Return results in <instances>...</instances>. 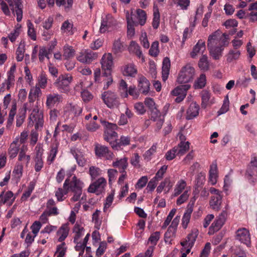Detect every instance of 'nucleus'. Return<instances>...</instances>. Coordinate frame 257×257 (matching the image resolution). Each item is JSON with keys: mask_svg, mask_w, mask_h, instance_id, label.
Returning a JSON list of instances; mask_svg holds the SVG:
<instances>
[{"mask_svg": "<svg viewBox=\"0 0 257 257\" xmlns=\"http://www.w3.org/2000/svg\"><path fill=\"white\" fill-rule=\"evenodd\" d=\"M226 42L225 35L222 34L220 30H217L209 36L207 41L208 49L214 59H219L222 56Z\"/></svg>", "mask_w": 257, "mask_h": 257, "instance_id": "1", "label": "nucleus"}, {"mask_svg": "<svg viewBox=\"0 0 257 257\" xmlns=\"http://www.w3.org/2000/svg\"><path fill=\"white\" fill-rule=\"evenodd\" d=\"M101 123L104 128V140L109 143L113 149L118 150L119 144L117 143V134L115 131L117 128V125L104 120H101Z\"/></svg>", "mask_w": 257, "mask_h": 257, "instance_id": "2", "label": "nucleus"}, {"mask_svg": "<svg viewBox=\"0 0 257 257\" xmlns=\"http://www.w3.org/2000/svg\"><path fill=\"white\" fill-rule=\"evenodd\" d=\"M30 119L29 125H33L35 123V128L39 129L42 127L43 123V114L40 110V102L37 100L36 104L33 105L32 112L29 117Z\"/></svg>", "mask_w": 257, "mask_h": 257, "instance_id": "3", "label": "nucleus"}, {"mask_svg": "<svg viewBox=\"0 0 257 257\" xmlns=\"http://www.w3.org/2000/svg\"><path fill=\"white\" fill-rule=\"evenodd\" d=\"M195 74V68L190 64H187L181 68L177 81L179 84L188 83L194 79Z\"/></svg>", "mask_w": 257, "mask_h": 257, "instance_id": "4", "label": "nucleus"}, {"mask_svg": "<svg viewBox=\"0 0 257 257\" xmlns=\"http://www.w3.org/2000/svg\"><path fill=\"white\" fill-rule=\"evenodd\" d=\"M73 81V77L69 74L60 75L54 82L55 86L62 93H68L70 91L69 85Z\"/></svg>", "mask_w": 257, "mask_h": 257, "instance_id": "5", "label": "nucleus"}, {"mask_svg": "<svg viewBox=\"0 0 257 257\" xmlns=\"http://www.w3.org/2000/svg\"><path fill=\"white\" fill-rule=\"evenodd\" d=\"M227 217L225 211L221 212L216 217L209 227L208 234L212 235L219 230L224 224Z\"/></svg>", "mask_w": 257, "mask_h": 257, "instance_id": "6", "label": "nucleus"}, {"mask_svg": "<svg viewBox=\"0 0 257 257\" xmlns=\"http://www.w3.org/2000/svg\"><path fill=\"white\" fill-rule=\"evenodd\" d=\"M97 57V54L89 49L82 50L76 55L77 60L83 64H90Z\"/></svg>", "mask_w": 257, "mask_h": 257, "instance_id": "7", "label": "nucleus"}, {"mask_svg": "<svg viewBox=\"0 0 257 257\" xmlns=\"http://www.w3.org/2000/svg\"><path fill=\"white\" fill-rule=\"evenodd\" d=\"M115 25V20L111 14H104L101 17L99 32L101 33H104L110 31Z\"/></svg>", "mask_w": 257, "mask_h": 257, "instance_id": "8", "label": "nucleus"}, {"mask_svg": "<svg viewBox=\"0 0 257 257\" xmlns=\"http://www.w3.org/2000/svg\"><path fill=\"white\" fill-rule=\"evenodd\" d=\"M254 172L257 173V155L251 157L245 173V176L249 182L253 184L257 181V175Z\"/></svg>", "mask_w": 257, "mask_h": 257, "instance_id": "9", "label": "nucleus"}, {"mask_svg": "<svg viewBox=\"0 0 257 257\" xmlns=\"http://www.w3.org/2000/svg\"><path fill=\"white\" fill-rule=\"evenodd\" d=\"M101 98L106 106L112 108L117 107L119 104L116 95L111 91H105L102 93Z\"/></svg>", "mask_w": 257, "mask_h": 257, "instance_id": "10", "label": "nucleus"}, {"mask_svg": "<svg viewBox=\"0 0 257 257\" xmlns=\"http://www.w3.org/2000/svg\"><path fill=\"white\" fill-rule=\"evenodd\" d=\"M42 95V91L38 86H32L28 95L29 103H25L24 105L25 111L30 110V107L36 98L40 97Z\"/></svg>", "mask_w": 257, "mask_h": 257, "instance_id": "11", "label": "nucleus"}, {"mask_svg": "<svg viewBox=\"0 0 257 257\" xmlns=\"http://www.w3.org/2000/svg\"><path fill=\"white\" fill-rule=\"evenodd\" d=\"M106 185V180L103 177L99 178L90 185L88 188V191L98 195L104 191Z\"/></svg>", "mask_w": 257, "mask_h": 257, "instance_id": "12", "label": "nucleus"}, {"mask_svg": "<svg viewBox=\"0 0 257 257\" xmlns=\"http://www.w3.org/2000/svg\"><path fill=\"white\" fill-rule=\"evenodd\" d=\"M180 221L179 217H175L171 222V225L168 228L167 231L165 234V241L166 242L171 243V241L174 238L176 235V232L178 225Z\"/></svg>", "mask_w": 257, "mask_h": 257, "instance_id": "13", "label": "nucleus"}, {"mask_svg": "<svg viewBox=\"0 0 257 257\" xmlns=\"http://www.w3.org/2000/svg\"><path fill=\"white\" fill-rule=\"evenodd\" d=\"M190 84H186L177 86L171 91L172 95L177 96L175 99L176 102H180L185 98L187 91L190 89Z\"/></svg>", "mask_w": 257, "mask_h": 257, "instance_id": "14", "label": "nucleus"}, {"mask_svg": "<svg viewBox=\"0 0 257 257\" xmlns=\"http://www.w3.org/2000/svg\"><path fill=\"white\" fill-rule=\"evenodd\" d=\"M95 153L97 157L106 160H111L113 157V153L109 151L107 147L99 144L95 145Z\"/></svg>", "mask_w": 257, "mask_h": 257, "instance_id": "15", "label": "nucleus"}, {"mask_svg": "<svg viewBox=\"0 0 257 257\" xmlns=\"http://www.w3.org/2000/svg\"><path fill=\"white\" fill-rule=\"evenodd\" d=\"M236 238L247 246L250 245V237L247 229L245 228L238 229L236 232Z\"/></svg>", "mask_w": 257, "mask_h": 257, "instance_id": "16", "label": "nucleus"}, {"mask_svg": "<svg viewBox=\"0 0 257 257\" xmlns=\"http://www.w3.org/2000/svg\"><path fill=\"white\" fill-rule=\"evenodd\" d=\"M101 68L105 72L108 74L111 73V69L113 67V58L111 54H105L103 55L101 61Z\"/></svg>", "mask_w": 257, "mask_h": 257, "instance_id": "17", "label": "nucleus"}, {"mask_svg": "<svg viewBox=\"0 0 257 257\" xmlns=\"http://www.w3.org/2000/svg\"><path fill=\"white\" fill-rule=\"evenodd\" d=\"M62 101L61 95L57 93H50L47 95L46 105L49 108H52Z\"/></svg>", "mask_w": 257, "mask_h": 257, "instance_id": "18", "label": "nucleus"}, {"mask_svg": "<svg viewBox=\"0 0 257 257\" xmlns=\"http://www.w3.org/2000/svg\"><path fill=\"white\" fill-rule=\"evenodd\" d=\"M97 118L98 117L96 115L92 117V115L90 113L85 116V119L88 121L86 123V128L88 131L94 132L99 128L100 125L95 121Z\"/></svg>", "mask_w": 257, "mask_h": 257, "instance_id": "19", "label": "nucleus"}, {"mask_svg": "<svg viewBox=\"0 0 257 257\" xmlns=\"http://www.w3.org/2000/svg\"><path fill=\"white\" fill-rule=\"evenodd\" d=\"M36 154L34 159L35 161V170L36 172H40L44 166V162L42 159L43 150L40 146H36Z\"/></svg>", "mask_w": 257, "mask_h": 257, "instance_id": "20", "label": "nucleus"}, {"mask_svg": "<svg viewBox=\"0 0 257 257\" xmlns=\"http://www.w3.org/2000/svg\"><path fill=\"white\" fill-rule=\"evenodd\" d=\"M15 199L16 196L14 195L12 191H3L0 194V204H7L9 206H11Z\"/></svg>", "mask_w": 257, "mask_h": 257, "instance_id": "21", "label": "nucleus"}, {"mask_svg": "<svg viewBox=\"0 0 257 257\" xmlns=\"http://www.w3.org/2000/svg\"><path fill=\"white\" fill-rule=\"evenodd\" d=\"M16 71V65L15 63H13L10 70L7 72V79L6 83H3V87H4L6 85L7 88L10 89V87L14 85L15 81V73Z\"/></svg>", "mask_w": 257, "mask_h": 257, "instance_id": "22", "label": "nucleus"}, {"mask_svg": "<svg viewBox=\"0 0 257 257\" xmlns=\"http://www.w3.org/2000/svg\"><path fill=\"white\" fill-rule=\"evenodd\" d=\"M206 50L205 41L199 40L194 46L192 51L190 53V56L192 58H196L198 55L203 54Z\"/></svg>", "mask_w": 257, "mask_h": 257, "instance_id": "23", "label": "nucleus"}, {"mask_svg": "<svg viewBox=\"0 0 257 257\" xmlns=\"http://www.w3.org/2000/svg\"><path fill=\"white\" fill-rule=\"evenodd\" d=\"M218 177V175L217 164L216 162H213L210 166L208 182L211 185H215L217 182Z\"/></svg>", "mask_w": 257, "mask_h": 257, "instance_id": "24", "label": "nucleus"}, {"mask_svg": "<svg viewBox=\"0 0 257 257\" xmlns=\"http://www.w3.org/2000/svg\"><path fill=\"white\" fill-rule=\"evenodd\" d=\"M138 88L144 95H147L150 90V82L144 76H140L138 78Z\"/></svg>", "mask_w": 257, "mask_h": 257, "instance_id": "25", "label": "nucleus"}, {"mask_svg": "<svg viewBox=\"0 0 257 257\" xmlns=\"http://www.w3.org/2000/svg\"><path fill=\"white\" fill-rule=\"evenodd\" d=\"M133 10H132L131 14H130L128 12H126V19L127 24V35L130 37H132L135 35V31L134 27L137 26L135 21L133 20Z\"/></svg>", "mask_w": 257, "mask_h": 257, "instance_id": "26", "label": "nucleus"}, {"mask_svg": "<svg viewBox=\"0 0 257 257\" xmlns=\"http://www.w3.org/2000/svg\"><path fill=\"white\" fill-rule=\"evenodd\" d=\"M84 186V183L74 176L72 177L71 182L69 181V185L67 186V187H69V190H70L73 192L82 191Z\"/></svg>", "mask_w": 257, "mask_h": 257, "instance_id": "27", "label": "nucleus"}, {"mask_svg": "<svg viewBox=\"0 0 257 257\" xmlns=\"http://www.w3.org/2000/svg\"><path fill=\"white\" fill-rule=\"evenodd\" d=\"M201 106L205 108L215 102V98L212 97L210 93L207 91H204L201 94Z\"/></svg>", "mask_w": 257, "mask_h": 257, "instance_id": "28", "label": "nucleus"}, {"mask_svg": "<svg viewBox=\"0 0 257 257\" xmlns=\"http://www.w3.org/2000/svg\"><path fill=\"white\" fill-rule=\"evenodd\" d=\"M198 231L193 230L190 233L185 241H182L181 244L182 247H189L192 248L198 236Z\"/></svg>", "mask_w": 257, "mask_h": 257, "instance_id": "29", "label": "nucleus"}, {"mask_svg": "<svg viewBox=\"0 0 257 257\" xmlns=\"http://www.w3.org/2000/svg\"><path fill=\"white\" fill-rule=\"evenodd\" d=\"M128 49L130 53L135 54L139 58L141 59L142 62L145 61V58L141 50V47L137 42L134 41H131Z\"/></svg>", "mask_w": 257, "mask_h": 257, "instance_id": "30", "label": "nucleus"}, {"mask_svg": "<svg viewBox=\"0 0 257 257\" xmlns=\"http://www.w3.org/2000/svg\"><path fill=\"white\" fill-rule=\"evenodd\" d=\"M181 140V142L176 147V151L178 153V156L183 155L189 149L190 143L188 142H184L183 140L185 139V137L181 135L179 137Z\"/></svg>", "mask_w": 257, "mask_h": 257, "instance_id": "31", "label": "nucleus"}, {"mask_svg": "<svg viewBox=\"0 0 257 257\" xmlns=\"http://www.w3.org/2000/svg\"><path fill=\"white\" fill-rule=\"evenodd\" d=\"M69 185V180L66 179L64 183L63 184V189L59 188L55 192V196L56 197L58 201H62L64 200V196L66 195L69 191V187L67 186Z\"/></svg>", "mask_w": 257, "mask_h": 257, "instance_id": "32", "label": "nucleus"}, {"mask_svg": "<svg viewBox=\"0 0 257 257\" xmlns=\"http://www.w3.org/2000/svg\"><path fill=\"white\" fill-rule=\"evenodd\" d=\"M222 196H211L209 200L210 207L215 210L219 211L221 208Z\"/></svg>", "mask_w": 257, "mask_h": 257, "instance_id": "33", "label": "nucleus"}, {"mask_svg": "<svg viewBox=\"0 0 257 257\" xmlns=\"http://www.w3.org/2000/svg\"><path fill=\"white\" fill-rule=\"evenodd\" d=\"M20 146L19 138H16L11 144L8 150V154L11 158H14L17 156L20 150Z\"/></svg>", "mask_w": 257, "mask_h": 257, "instance_id": "34", "label": "nucleus"}, {"mask_svg": "<svg viewBox=\"0 0 257 257\" xmlns=\"http://www.w3.org/2000/svg\"><path fill=\"white\" fill-rule=\"evenodd\" d=\"M199 106L196 102L192 103L187 111V119H191L196 117L199 114Z\"/></svg>", "mask_w": 257, "mask_h": 257, "instance_id": "35", "label": "nucleus"}, {"mask_svg": "<svg viewBox=\"0 0 257 257\" xmlns=\"http://www.w3.org/2000/svg\"><path fill=\"white\" fill-rule=\"evenodd\" d=\"M69 232V228L67 224H63L57 232L58 240L59 242L64 241L68 236Z\"/></svg>", "mask_w": 257, "mask_h": 257, "instance_id": "36", "label": "nucleus"}, {"mask_svg": "<svg viewBox=\"0 0 257 257\" xmlns=\"http://www.w3.org/2000/svg\"><path fill=\"white\" fill-rule=\"evenodd\" d=\"M63 56L65 60H68L74 57L75 55L76 51L73 47L66 44L63 47Z\"/></svg>", "mask_w": 257, "mask_h": 257, "instance_id": "37", "label": "nucleus"}, {"mask_svg": "<svg viewBox=\"0 0 257 257\" xmlns=\"http://www.w3.org/2000/svg\"><path fill=\"white\" fill-rule=\"evenodd\" d=\"M137 72V69L133 64L126 65L122 69V74L126 76L135 77Z\"/></svg>", "mask_w": 257, "mask_h": 257, "instance_id": "38", "label": "nucleus"}, {"mask_svg": "<svg viewBox=\"0 0 257 257\" xmlns=\"http://www.w3.org/2000/svg\"><path fill=\"white\" fill-rule=\"evenodd\" d=\"M186 188L187 189L186 182L183 179L179 180L175 185L173 196L176 197L179 195Z\"/></svg>", "mask_w": 257, "mask_h": 257, "instance_id": "39", "label": "nucleus"}, {"mask_svg": "<svg viewBox=\"0 0 257 257\" xmlns=\"http://www.w3.org/2000/svg\"><path fill=\"white\" fill-rule=\"evenodd\" d=\"M170 68V61L169 58L165 57L163 61L162 65V79L165 81L168 77Z\"/></svg>", "mask_w": 257, "mask_h": 257, "instance_id": "40", "label": "nucleus"}, {"mask_svg": "<svg viewBox=\"0 0 257 257\" xmlns=\"http://www.w3.org/2000/svg\"><path fill=\"white\" fill-rule=\"evenodd\" d=\"M136 17L138 19V22H135L136 25H140L144 26L147 20V14L144 10L138 9L136 10Z\"/></svg>", "mask_w": 257, "mask_h": 257, "instance_id": "41", "label": "nucleus"}, {"mask_svg": "<svg viewBox=\"0 0 257 257\" xmlns=\"http://www.w3.org/2000/svg\"><path fill=\"white\" fill-rule=\"evenodd\" d=\"M73 24L67 20L64 21L61 27L62 33L66 34L67 35L73 34Z\"/></svg>", "mask_w": 257, "mask_h": 257, "instance_id": "42", "label": "nucleus"}, {"mask_svg": "<svg viewBox=\"0 0 257 257\" xmlns=\"http://www.w3.org/2000/svg\"><path fill=\"white\" fill-rule=\"evenodd\" d=\"M21 32V25L18 24L8 35V38L12 43L16 41Z\"/></svg>", "mask_w": 257, "mask_h": 257, "instance_id": "43", "label": "nucleus"}, {"mask_svg": "<svg viewBox=\"0 0 257 257\" xmlns=\"http://www.w3.org/2000/svg\"><path fill=\"white\" fill-rule=\"evenodd\" d=\"M206 84V77L205 74L202 73L197 78L194 83L195 89H201L205 87Z\"/></svg>", "mask_w": 257, "mask_h": 257, "instance_id": "44", "label": "nucleus"}, {"mask_svg": "<svg viewBox=\"0 0 257 257\" xmlns=\"http://www.w3.org/2000/svg\"><path fill=\"white\" fill-rule=\"evenodd\" d=\"M48 84V78L46 74L41 73L37 78V83L36 86H38L40 89H45Z\"/></svg>", "mask_w": 257, "mask_h": 257, "instance_id": "45", "label": "nucleus"}, {"mask_svg": "<svg viewBox=\"0 0 257 257\" xmlns=\"http://www.w3.org/2000/svg\"><path fill=\"white\" fill-rule=\"evenodd\" d=\"M73 233H74V241H78L79 238L84 235V229L83 227L79 224H76L73 228Z\"/></svg>", "mask_w": 257, "mask_h": 257, "instance_id": "46", "label": "nucleus"}, {"mask_svg": "<svg viewBox=\"0 0 257 257\" xmlns=\"http://www.w3.org/2000/svg\"><path fill=\"white\" fill-rule=\"evenodd\" d=\"M25 52V44L24 42L21 41L16 50V60L18 62L22 61L24 57Z\"/></svg>", "mask_w": 257, "mask_h": 257, "instance_id": "47", "label": "nucleus"}, {"mask_svg": "<svg viewBox=\"0 0 257 257\" xmlns=\"http://www.w3.org/2000/svg\"><path fill=\"white\" fill-rule=\"evenodd\" d=\"M114 167L118 168L119 171H124L127 167V160L126 158H121L113 162Z\"/></svg>", "mask_w": 257, "mask_h": 257, "instance_id": "48", "label": "nucleus"}, {"mask_svg": "<svg viewBox=\"0 0 257 257\" xmlns=\"http://www.w3.org/2000/svg\"><path fill=\"white\" fill-rule=\"evenodd\" d=\"M118 91L121 97L126 98L128 96V89L127 84L123 80H121L119 82Z\"/></svg>", "mask_w": 257, "mask_h": 257, "instance_id": "49", "label": "nucleus"}, {"mask_svg": "<svg viewBox=\"0 0 257 257\" xmlns=\"http://www.w3.org/2000/svg\"><path fill=\"white\" fill-rule=\"evenodd\" d=\"M160 15L159 9L157 7L154 6L153 9V19L152 22V26L154 29H157L160 25Z\"/></svg>", "mask_w": 257, "mask_h": 257, "instance_id": "50", "label": "nucleus"}, {"mask_svg": "<svg viewBox=\"0 0 257 257\" xmlns=\"http://www.w3.org/2000/svg\"><path fill=\"white\" fill-rule=\"evenodd\" d=\"M102 79L101 82H104L103 89H107L112 84L113 79L111 73L108 74L107 72H104L102 75Z\"/></svg>", "mask_w": 257, "mask_h": 257, "instance_id": "51", "label": "nucleus"}, {"mask_svg": "<svg viewBox=\"0 0 257 257\" xmlns=\"http://www.w3.org/2000/svg\"><path fill=\"white\" fill-rule=\"evenodd\" d=\"M73 0H56V4L59 7H62L65 11H68L72 7Z\"/></svg>", "mask_w": 257, "mask_h": 257, "instance_id": "52", "label": "nucleus"}, {"mask_svg": "<svg viewBox=\"0 0 257 257\" xmlns=\"http://www.w3.org/2000/svg\"><path fill=\"white\" fill-rule=\"evenodd\" d=\"M173 3L176 7L183 11H186L190 5V0H173Z\"/></svg>", "mask_w": 257, "mask_h": 257, "instance_id": "53", "label": "nucleus"}, {"mask_svg": "<svg viewBox=\"0 0 257 257\" xmlns=\"http://www.w3.org/2000/svg\"><path fill=\"white\" fill-rule=\"evenodd\" d=\"M192 209H188L184 213L182 219V226L184 229L187 228L188 223L190 222Z\"/></svg>", "mask_w": 257, "mask_h": 257, "instance_id": "54", "label": "nucleus"}, {"mask_svg": "<svg viewBox=\"0 0 257 257\" xmlns=\"http://www.w3.org/2000/svg\"><path fill=\"white\" fill-rule=\"evenodd\" d=\"M198 67L201 70H207L209 69V61L206 55H202L198 62Z\"/></svg>", "mask_w": 257, "mask_h": 257, "instance_id": "55", "label": "nucleus"}, {"mask_svg": "<svg viewBox=\"0 0 257 257\" xmlns=\"http://www.w3.org/2000/svg\"><path fill=\"white\" fill-rule=\"evenodd\" d=\"M27 27H28V35L29 37L33 41H35L37 39L36 36V32L35 29L34 28V26L33 23L28 21L27 22Z\"/></svg>", "mask_w": 257, "mask_h": 257, "instance_id": "56", "label": "nucleus"}, {"mask_svg": "<svg viewBox=\"0 0 257 257\" xmlns=\"http://www.w3.org/2000/svg\"><path fill=\"white\" fill-rule=\"evenodd\" d=\"M23 171V165L20 163H17L13 171V174L16 178L20 179L22 176Z\"/></svg>", "mask_w": 257, "mask_h": 257, "instance_id": "57", "label": "nucleus"}, {"mask_svg": "<svg viewBox=\"0 0 257 257\" xmlns=\"http://www.w3.org/2000/svg\"><path fill=\"white\" fill-rule=\"evenodd\" d=\"M101 211L98 210H96L92 214V221L94 223L95 227L97 229H99L100 227L101 221L100 218V215Z\"/></svg>", "mask_w": 257, "mask_h": 257, "instance_id": "58", "label": "nucleus"}, {"mask_svg": "<svg viewBox=\"0 0 257 257\" xmlns=\"http://www.w3.org/2000/svg\"><path fill=\"white\" fill-rule=\"evenodd\" d=\"M123 50V46L120 39L117 38L114 41L112 46V51L115 53H118L122 52Z\"/></svg>", "mask_w": 257, "mask_h": 257, "instance_id": "59", "label": "nucleus"}, {"mask_svg": "<svg viewBox=\"0 0 257 257\" xmlns=\"http://www.w3.org/2000/svg\"><path fill=\"white\" fill-rule=\"evenodd\" d=\"M67 247L65 242L58 245L56 254L57 257H65Z\"/></svg>", "mask_w": 257, "mask_h": 257, "instance_id": "60", "label": "nucleus"}, {"mask_svg": "<svg viewBox=\"0 0 257 257\" xmlns=\"http://www.w3.org/2000/svg\"><path fill=\"white\" fill-rule=\"evenodd\" d=\"M206 176L204 173H200L198 174L195 178V185L198 187H201L203 185L205 182Z\"/></svg>", "mask_w": 257, "mask_h": 257, "instance_id": "61", "label": "nucleus"}, {"mask_svg": "<svg viewBox=\"0 0 257 257\" xmlns=\"http://www.w3.org/2000/svg\"><path fill=\"white\" fill-rule=\"evenodd\" d=\"M190 190V188L189 189L185 190L183 193L179 197L176 201V204L178 205H180L181 204L184 203L188 199L189 196V191Z\"/></svg>", "mask_w": 257, "mask_h": 257, "instance_id": "62", "label": "nucleus"}, {"mask_svg": "<svg viewBox=\"0 0 257 257\" xmlns=\"http://www.w3.org/2000/svg\"><path fill=\"white\" fill-rule=\"evenodd\" d=\"M159 52V42L158 41H155L151 45L149 50V54L152 56L156 57L158 56Z\"/></svg>", "mask_w": 257, "mask_h": 257, "instance_id": "63", "label": "nucleus"}, {"mask_svg": "<svg viewBox=\"0 0 257 257\" xmlns=\"http://www.w3.org/2000/svg\"><path fill=\"white\" fill-rule=\"evenodd\" d=\"M89 174L92 179H95L102 174V171L97 167L91 166L89 168Z\"/></svg>", "mask_w": 257, "mask_h": 257, "instance_id": "64", "label": "nucleus"}]
</instances>
